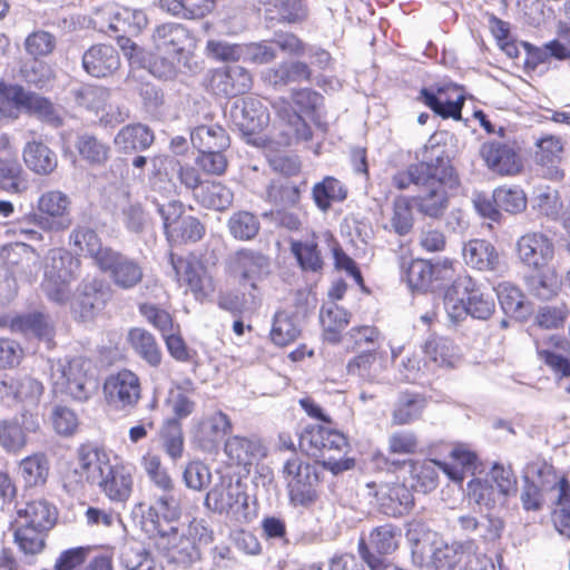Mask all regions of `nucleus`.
Returning a JSON list of instances; mask_svg holds the SVG:
<instances>
[{
	"label": "nucleus",
	"mask_w": 570,
	"mask_h": 570,
	"mask_svg": "<svg viewBox=\"0 0 570 570\" xmlns=\"http://www.w3.org/2000/svg\"><path fill=\"white\" fill-rule=\"evenodd\" d=\"M406 538L412 544L413 562L420 567L425 564L428 570H454L465 556L462 543L448 544L422 522H411Z\"/></svg>",
	"instance_id": "nucleus-1"
},
{
	"label": "nucleus",
	"mask_w": 570,
	"mask_h": 570,
	"mask_svg": "<svg viewBox=\"0 0 570 570\" xmlns=\"http://www.w3.org/2000/svg\"><path fill=\"white\" fill-rule=\"evenodd\" d=\"M299 445L312 455H320L325 469L333 474L347 471L354 465V460L345 458L350 445L346 436L320 424L305 428L299 438Z\"/></svg>",
	"instance_id": "nucleus-2"
},
{
	"label": "nucleus",
	"mask_w": 570,
	"mask_h": 570,
	"mask_svg": "<svg viewBox=\"0 0 570 570\" xmlns=\"http://www.w3.org/2000/svg\"><path fill=\"white\" fill-rule=\"evenodd\" d=\"M80 261L65 248H51L43 259L41 288L46 296L58 304L71 297V284L78 277Z\"/></svg>",
	"instance_id": "nucleus-3"
},
{
	"label": "nucleus",
	"mask_w": 570,
	"mask_h": 570,
	"mask_svg": "<svg viewBox=\"0 0 570 570\" xmlns=\"http://www.w3.org/2000/svg\"><path fill=\"white\" fill-rule=\"evenodd\" d=\"M50 372L55 390L75 401L89 400L97 387L96 380L89 373L90 362L83 357L57 360L51 363Z\"/></svg>",
	"instance_id": "nucleus-4"
},
{
	"label": "nucleus",
	"mask_w": 570,
	"mask_h": 570,
	"mask_svg": "<svg viewBox=\"0 0 570 570\" xmlns=\"http://www.w3.org/2000/svg\"><path fill=\"white\" fill-rule=\"evenodd\" d=\"M431 185H423L422 193L413 198L419 213L431 218H441L449 206L448 190L456 189L460 179L448 156L439 155V166Z\"/></svg>",
	"instance_id": "nucleus-5"
},
{
	"label": "nucleus",
	"mask_w": 570,
	"mask_h": 570,
	"mask_svg": "<svg viewBox=\"0 0 570 570\" xmlns=\"http://www.w3.org/2000/svg\"><path fill=\"white\" fill-rule=\"evenodd\" d=\"M71 200L61 190L51 189L42 193L37 200V213L27 217L28 224L32 223L45 232H62L71 226Z\"/></svg>",
	"instance_id": "nucleus-6"
},
{
	"label": "nucleus",
	"mask_w": 570,
	"mask_h": 570,
	"mask_svg": "<svg viewBox=\"0 0 570 570\" xmlns=\"http://www.w3.org/2000/svg\"><path fill=\"white\" fill-rule=\"evenodd\" d=\"M282 472L294 505L307 507L316 500L315 485L318 482V474L313 464L294 454L285 461Z\"/></svg>",
	"instance_id": "nucleus-7"
},
{
	"label": "nucleus",
	"mask_w": 570,
	"mask_h": 570,
	"mask_svg": "<svg viewBox=\"0 0 570 570\" xmlns=\"http://www.w3.org/2000/svg\"><path fill=\"white\" fill-rule=\"evenodd\" d=\"M110 466L109 456L104 450L91 444H83L77 450L75 466L66 475L68 481L66 487L76 490L85 482L98 487Z\"/></svg>",
	"instance_id": "nucleus-8"
},
{
	"label": "nucleus",
	"mask_w": 570,
	"mask_h": 570,
	"mask_svg": "<svg viewBox=\"0 0 570 570\" xmlns=\"http://www.w3.org/2000/svg\"><path fill=\"white\" fill-rule=\"evenodd\" d=\"M97 268L108 276L111 284L124 292L136 288L144 279L141 263L122 252L111 249Z\"/></svg>",
	"instance_id": "nucleus-9"
},
{
	"label": "nucleus",
	"mask_w": 570,
	"mask_h": 570,
	"mask_svg": "<svg viewBox=\"0 0 570 570\" xmlns=\"http://www.w3.org/2000/svg\"><path fill=\"white\" fill-rule=\"evenodd\" d=\"M146 24L147 20L141 13L128 10L124 12L97 10L91 16H87L86 30L102 35L138 36L144 31Z\"/></svg>",
	"instance_id": "nucleus-10"
},
{
	"label": "nucleus",
	"mask_w": 570,
	"mask_h": 570,
	"mask_svg": "<svg viewBox=\"0 0 570 570\" xmlns=\"http://www.w3.org/2000/svg\"><path fill=\"white\" fill-rule=\"evenodd\" d=\"M230 431V419L227 414L217 410L196 420L190 433L193 442L200 451L214 453Z\"/></svg>",
	"instance_id": "nucleus-11"
},
{
	"label": "nucleus",
	"mask_w": 570,
	"mask_h": 570,
	"mask_svg": "<svg viewBox=\"0 0 570 570\" xmlns=\"http://www.w3.org/2000/svg\"><path fill=\"white\" fill-rule=\"evenodd\" d=\"M107 403L117 410L134 409L141 396L139 377L129 370L110 374L104 383Z\"/></svg>",
	"instance_id": "nucleus-12"
},
{
	"label": "nucleus",
	"mask_w": 570,
	"mask_h": 570,
	"mask_svg": "<svg viewBox=\"0 0 570 570\" xmlns=\"http://www.w3.org/2000/svg\"><path fill=\"white\" fill-rule=\"evenodd\" d=\"M494 45L501 49L510 58H517L520 53L519 43L515 38H493ZM520 46L527 52L525 65L537 67L539 63L546 62L550 57L559 60L570 58V49L560 43L558 39L550 41L543 47H534L528 42H521Z\"/></svg>",
	"instance_id": "nucleus-13"
},
{
	"label": "nucleus",
	"mask_w": 570,
	"mask_h": 570,
	"mask_svg": "<svg viewBox=\"0 0 570 570\" xmlns=\"http://www.w3.org/2000/svg\"><path fill=\"white\" fill-rule=\"evenodd\" d=\"M39 254L23 242H16L3 246L0 250V259L6 265L10 276L20 277L27 282L37 278L39 271Z\"/></svg>",
	"instance_id": "nucleus-14"
},
{
	"label": "nucleus",
	"mask_w": 570,
	"mask_h": 570,
	"mask_svg": "<svg viewBox=\"0 0 570 570\" xmlns=\"http://www.w3.org/2000/svg\"><path fill=\"white\" fill-rule=\"evenodd\" d=\"M170 264L178 281H184L197 299H203L214 292L212 276L196 257L185 258L170 254Z\"/></svg>",
	"instance_id": "nucleus-15"
},
{
	"label": "nucleus",
	"mask_w": 570,
	"mask_h": 570,
	"mask_svg": "<svg viewBox=\"0 0 570 570\" xmlns=\"http://www.w3.org/2000/svg\"><path fill=\"white\" fill-rule=\"evenodd\" d=\"M519 259L533 269L549 265L554 257L553 242L542 233H527L517 242Z\"/></svg>",
	"instance_id": "nucleus-16"
},
{
	"label": "nucleus",
	"mask_w": 570,
	"mask_h": 570,
	"mask_svg": "<svg viewBox=\"0 0 570 570\" xmlns=\"http://www.w3.org/2000/svg\"><path fill=\"white\" fill-rule=\"evenodd\" d=\"M229 115L235 126L247 135L262 131L269 122L267 108L256 97H247L235 101Z\"/></svg>",
	"instance_id": "nucleus-17"
},
{
	"label": "nucleus",
	"mask_w": 570,
	"mask_h": 570,
	"mask_svg": "<svg viewBox=\"0 0 570 570\" xmlns=\"http://www.w3.org/2000/svg\"><path fill=\"white\" fill-rule=\"evenodd\" d=\"M204 503L209 510L215 512H238L247 505V495L239 481L233 482L230 478H222L207 492Z\"/></svg>",
	"instance_id": "nucleus-18"
},
{
	"label": "nucleus",
	"mask_w": 570,
	"mask_h": 570,
	"mask_svg": "<svg viewBox=\"0 0 570 570\" xmlns=\"http://www.w3.org/2000/svg\"><path fill=\"white\" fill-rule=\"evenodd\" d=\"M455 288L463 293L466 299L469 315L485 321L495 311V301L490 292L484 291L470 275L455 278Z\"/></svg>",
	"instance_id": "nucleus-19"
},
{
	"label": "nucleus",
	"mask_w": 570,
	"mask_h": 570,
	"mask_svg": "<svg viewBox=\"0 0 570 570\" xmlns=\"http://www.w3.org/2000/svg\"><path fill=\"white\" fill-rule=\"evenodd\" d=\"M480 155L490 170L501 176H512L522 168V161L514 148L501 141H488L480 148Z\"/></svg>",
	"instance_id": "nucleus-20"
},
{
	"label": "nucleus",
	"mask_w": 570,
	"mask_h": 570,
	"mask_svg": "<svg viewBox=\"0 0 570 570\" xmlns=\"http://www.w3.org/2000/svg\"><path fill=\"white\" fill-rule=\"evenodd\" d=\"M118 46L129 60L130 65L137 68L148 69L158 78H167L173 73V63L158 53L147 51L135 43L131 38H117Z\"/></svg>",
	"instance_id": "nucleus-21"
},
{
	"label": "nucleus",
	"mask_w": 570,
	"mask_h": 570,
	"mask_svg": "<svg viewBox=\"0 0 570 570\" xmlns=\"http://www.w3.org/2000/svg\"><path fill=\"white\" fill-rule=\"evenodd\" d=\"M210 87L215 95L236 97L246 94L252 88V77L240 66H227L213 72Z\"/></svg>",
	"instance_id": "nucleus-22"
},
{
	"label": "nucleus",
	"mask_w": 570,
	"mask_h": 570,
	"mask_svg": "<svg viewBox=\"0 0 570 570\" xmlns=\"http://www.w3.org/2000/svg\"><path fill=\"white\" fill-rule=\"evenodd\" d=\"M462 257L469 267L480 272H501L503 264L495 247L487 239H470L463 244Z\"/></svg>",
	"instance_id": "nucleus-23"
},
{
	"label": "nucleus",
	"mask_w": 570,
	"mask_h": 570,
	"mask_svg": "<svg viewBox=\"0 0 570 570\" xmlns=\"http://www.w3.org/2000/svg\"><path fill=\"white\" fill-rule=\"evenodd\" d=\"M534 161L540 167L541 175L551 180H559L563 177L560 163L563 155L561 139L553 135H547L535 142Z\"/></svg>",
	"instance_id": "nucleus-24"
},
{
	"label": "nucleus",
	"mask_w": 570,
	"mask_h": 570,
	"mask_svg": "<svg viewBox=\"0 0 570 570\" xmlns=\"http://www.w3.org/2000/svg\"><path fill=\"white\" fill-rule=\"evenodd\" d=\"M438 470H442L453 481L461 482L463 480L462 469L438 460H425L413 465L414 482L412 487L423 493L431 492L438 487Z\"/></svg>",
	"instance_id": "nucleus-25"
},
{
	"label": "nucleus",
	"mask_w": 570,
	"mask_h": 570,
	"mask_svg": "<svg viewBox=\"0 0 570 570\" xmlns=\"http://www.w3.org/2000/svg\"><path fill=\"white\" fill-rule=\"evenodd\" d=\"M110 297L111 288L104 279L92 278L83 282L78 301L81 320H92L106 306Z\"/></svg>",
	"instance_id": "nucleus-26"
},
{
	"label": "nucleus",
	"mask_w": 570,
	"mask_h": 570,
	"mask_svg": "<svg viewBox=\"0 0 570 570\" xmlns=\"http://www.w3.org/2000/svg\"><path fill=\"white\" fill-rule=\"evenodd\" d=\"M229 268L240 283H249L255 288L256 282L267 272L268 259L252 250H239L233 256Z\"/></svg>",
	"instance_id": "nucleus-27"
},
{
	"label": "nucleus",
	"mask_w": 570,
	"mask_h": 570,
	"mask_svg": "<svg viewBox=\"0 0 570 570\" xmlns=\"http://www.w3.org/2000/svg\"><path fill=\"white\" fill-rule=\"evenodd\" d=\"M98 487L110 501L125 503L134 489L132 471L125 465H111Z\"/></svg>",
	"instance_id": "nucleus-28"
},
{
	"label": "nucleus",
	"mask_w": 570,
	"mask_h": 570,
	"mask_svg": "<svg viewBox=\"0 0 570 570\" xmlns=\"http://www.w3.org/2000/svg\"><path fill=\"white\" fill-rule=\"evenodd\" d=\"M375 495L381 510L386 515H402L413 505L410 489L401 483L382 484Z\"/></svg>",
	"instance_id": "nucleus-29"
},
{
	"label": "nucleus",
	"mask_w": 570,
	"mask_h": 570,
	"mask_svg": "<svg viewBox=\"0 0 570 570\" xmlns=\"http://www.w3.org/2000/svg\"><path fill=\"white\" fill-rule=\"evenodd\" d=\"M57 510L45 499L17 504L14 521L49 531L57 521Z\"/></svg>",
	"instance_id": "nucleus-30"
},
{
	"label": "nucleus",
	"mask_w": 570,
	"mask_h": 570,
	"mask_svg": "<svg viewBox=\"0 0 570 570\" xmlns=\"http://www.w3.org/2000/svg\"><path fill=\"white\" fill-rule=\"evenodd\" d=\"M82 65L89 75L100 78L116 71L120 66V59L114 47L97 45L85 52Z\"/></svg>",
	"instance_id": "nucleus-31"
},
{
	"label": "nucleus",
	"mask_w": 570,
	"mask_h": 570,
	"mask_svg": "<svg viewBox=\"0 0 570 570\" xmlns=\"http://www.w3.org/2000/svg\"><path fill=\"white\" fill-rule=\"evenodd\" d=\"M426 358L438 367L454 368L462 358L460 347L450 338L431 336L423 346Z\"/></svg>",
	"instance_id": "nucleus-32"
},
{
	"label": "nucleus",
	"mask_w": 570,
	"mask_h": 570,
	"mask_svg": "<svg viewBox=\"0 0 570 570\" xmlns=\"http://www.w3.org/2000/svg\"><path fill=\"white\" fill-rule=\"evenodd\" d=\"M439 155L431 161H421L419 164L410 165L406 169L400 170L392 176V185L399 190H405L411 185L419 189L423 185H431L435 181L433 174L438 170Z\"/></svg>",
	"instance_id": "nucleus-33"
},
{
	"label": "nucleus",
	"mask_w": 570,
	"mask_h": 570,
	"mask_svg": "<svg viewBox=\"0 0 570 570\" xmlns=\"http://www.w3.org/2000/svg\"><path fill=\"white\" fill-rule=\"evenodd\" d=\"M274 107L281 121L284 124L282 132L285 136V144L307 141L312 138L311 127L298 112L293 110L287 101H277Z\"/></svg>",
	"instance_id": "nucleus-34"
},
{
	"label": "nucleus",
	"mask_w": 570,
	"mask_h": 570,
	"mask_svg": "<svg viewBox=\"0 0 570 570\" xmlns=\"http://www.w3.org/2000/svg\"><path fill=\"white\" fill-rule=\"evenodd\" d=\"M155 140L153 130L140 122L124 126L115 136L114 144L121 153L128 154L149 148Z\"/></svg>",
	"instance_id": "nucleus-35"
},
{
	"label": "nucleus",
	"mask_w": 570,
	"mask_h": 570,
	"mask_svg": "<svg viewBox=\"0 0 570 570\" xmlns=\"http://www.w3.org/2000/svg\"><path fill=\"white\" fill-rule=\"evenodd\" d=\"M69 244L78 252L86 253L97 267L105 256L112 249L109 246H102L100 238L95 229L86 225H76L69 235Z\"/></svg>",
	"instance_id": "nucleus-36"
},
{
	"label": "nucleus",
	"mask_w": 570,
	"mask_h": 570,
	"mask_svg": "<svg viewBox=\"0 0 570 570\" xmlns=\"http://www.w3.org/2000/svg\"><path fill=\"white\" fill-rule=\"evenodd\" d=\"M22 156L26 166L37 175L48 176L58 166L56 153L42 141L32 140L27 142Z\"/></svg>",
	"instance_id": "nucleus-37"
},
{
	"label": "nucleus",
	"mask_w": 570,
	"mask_h": 570,
	"mask_svg": "<svg viewBox=\"0 0 570 570\" xmlns=\"http://www.w3.org/2000/svg\"><path fill=\"white\" fill-rule=\"evenodd\" d=\"M10 327L13 332L31 334L48 344L52 342L55 336L53 323L49 315L33 312L12 318Z\"/></svg>",
	"instance_id": "nucleus-38"
},
{
	"label": "nucleus",
	"mask_w": 570,
	"mask_h": 570,
	"mask_svg": "<svg viewBox=\"0 0 570 570\" xmlns=\"http://www.w3.org/2000/svg\"><path fill=\"white\" fill-rule=\"evenodd\" d=\"M127 341L135 353L149 366L158 367L163 353L155 336L145 328L134 327L127 334Z\"/></svg>",
	"instance_id": "nucleus-39"
},
{
	"label": "nucleus",
	"mask_w": 570,
	"mask_h": 570,
	"mask_svg": "<svg viewBox=\"0 0 570 570\" xmlns=\"http://www.w3.org/2000/svg\"><path fill=\"white\" fill-rule=\"evenodd\" d=\"M190 141L198 151L226 150L230 144L226 130L218 124L196 126Z\"/></svg>",
	"instance_id": "nucleus-40"
},
{
	"label": "nucleus",
	"mask_w": 570,
	"mask_h": 570,
	"mask_svg": "<svg viewBox=\"0 0 570 570\" xmlns=\"http://www.w3.org/2000/svg\"><path fill=\"white\" fill-rule=\"evenodd\" d=\"M302 334V323L296 314L279 311L274 315L269 338L276 346H287Z\"/></svg>",
	"instance_id": "nucleus-41"
},
{
	"label": "nucleus",
	"mask_w": 570,
	"mask_h": 570,
	"mask_svg": "<svg viewBox=\"0 0 570 570\" xmlns=\"http://www.w3.org/2000/svg\"><path fill=\"white\" fill-rule=\"evenodd\" d=\"M347 374L366 383H381L384 370L379 354L374 351L363 352L351 358L346 365Z\"/></svg>",
	"instance_id": "nucleus-42"
},
{
	"label": "nucleus",
	"mask_w": 570,
	"mask_h": 570,
	"mask_svg": "<svg viewBox=\"0 0 570 570\" xmlns=\"http://www.w3.org/2000/svg\"><path fill=\"white\" fill-rule=\"evenodd\" d=\"M426 406L423 395L413 392H402L394 403L392 422L395 425H405L417 420Z\"/></svg>",
	"instance_id": "nucleus-43"
},
{
	"label": "nucleus",
	"mask_w": 570,
	"mask_h": 570,
	"mask_svg": "<svg viewBox=\"0 0 570 570\" xmlns=\"http://www.w3.org/2000/svg\"><path fill=\"white\" fill-rule=\"evenodd\" d=\"M163 493L155 497L153 504L149 507L146 514L145 527H153L155 520H160L163 523L176 521L180 515L179 500L176 497V489L161 491Z\"/></svg>",
	"instance_id": "nucleus-44"
},
{
	"label": "nucleus",
	"mask_w": 570,
	"mask_h": 570,
	"mask_svg": "<svg viewBox=\"0 0 570 570\" xmlns=\"http://www.w3.org/2000/svg\"><path fill=\"white\" fill-rule=\"evenodd\" d=\"M12 528L14 543L24 556H36L45 549L47 530L17 521Z\"/></svg>",
	"instance_id": "nucleus-45"
},
{
	"label": "nucleus",
	"mask_w": 570,
	"mask_h": 570,
	"mask_svg": "<svg viewBox=\"0 0 570 570\" xmlns=\"http://www.w3.org/2000/svg\"><path fill=\"white\" fill-rule=\"evenodd\" d=\"M444 96L445 91L443 88H439L438 94L423 88L419 99L443 118L461 119V110L464 102L463 96L459 95L454 100L445 98Z\"/></svg>",
	"instance_id": "nucleus-46"
},
{
	"label": "nucleus",
	"mask_w": 570,
	"mask_h": 570,
	"mask_svg": "<svg viewBox=\"0 0 570 570\" xmlns=\"http://www.w3.org/2000/svg\"><path fill=\"white\" fill-rule=\"evenodd\" d=\"M225 453L235 464L247 465L263 455V448L258 440L235 435L225 442Z\"/></svg>",
	"instance_id": "nucleus-47"
},
{
	"label": "nucleus",
	"mask_w": 570,
	"mask_h": 570,
	"mask_svg": "<svg viewBox=\"0 0 570 570\" xmlns=\"http://www.w3.org/2000/svg\"><path fill=\"white\" fill-rule=\"evenodd\" d=\"M553 502L556 504L552 512L554 528L561 535L570 539V483L567 479L558 482Z\"/></svg>",
	"instance_id": "nucleus-48"
},
{
	"label": "nucleus",
	"mask_w": 570,
	"mask_h": 570,
	"mask_svg": "<svg viewBox=\"0 0 570 570\" xmlns=\"http://www.w3.org/2000/svg\"><path fill=\"white\" fill-rule=\"evenodd\" d=\"M401 531L397 527L386 523L374 528L365 540L368 550L377 556H385L394 552L399 546Z\"/></svg>",
	"instance_id": "nucleus-49"
},
{
	"label": "nucleus",
	"mask_w": 570,
	"mask_h": 570,
	"mask_svg": "<svg viewBox=\"0 0 570 570\" xmlns=\"http://www.w3.org/2000/svg\"><path fill=\"white\" fill-rule=\"evenodd\" d=\"M195 197L204 207L223 212L232 206L234 194L220 183L207 181L195 193Z\"/></svg>",
	"instance_id": "nucleus-50"
},
{
	"label": "nucleus",
	"mask_w": 570,
	"mask_h": 570,
	"mask_svg": "<svg viewBox=\"0 0 570 570\" xmlns=\"http://www.w3.org/2000/svg\"><path fill=\"white\" fill-rule=\"evenodd\" d=\"M76 104L98 115L105 110L111 92L102 86L83 83L71 90Z\"/></svg>",
	"instance_id": "nucleus-51"
},
{
	"label": "nucleus",
	"mask_w": 570,
	"mask_h": 570,
	"mask_svg": "<svg viewBox=\"0 0 570 570\" xmlns=\"http://www.w3.org/2000/svg\"><path fill=\"white\" fill-rule=\"evenodd\" d=\"M498 299L502 309L517 318H524L530 314V306L523 293L513 284L499 283L495 287Z\"/></svg>",
	"instance_id": "nucleus-52"
},
{
	"label": "nucleus",
	"mask_w": 570,
	"mask_h": 570,
	"mask_svg": "<svg viewBox=\"0 0 570 570\" xmlns=\"http://www.w3.org/2000/svg\"><path fill=\"white\" fill-rule=\"evenodd\" d=\"M291 252L303 271L318 273L323 269L324 259L315 237L306 240H293Z\"/></svg>",
	"instance_id": "nucleus-53"
},
{
	"label": "nucleus",
	"mask_w": 570,
	"mask_h": 570,
	"mask_svg": "<svg viewBox=\"0 0 570 570\" xmlns=\"http://www.w3.org/2000/svg\"><path fill=\"white\" fill-rule=\"evenodd\" d=\"M75 146L80 157L91 166H104L110 157V146L90 134L78 136Z\"/></svg>",
	"instance_id": "nucleus-54"
},
{
	"label": "nucleus",
	"mask_w": 570,
	"mask_h": 570,
	"mask_svg": "<svg viewBox=\"0 0 570 570\" xmlns=\"http://www.w3.org/2000/svg\"><path fill=\"white\" fill-rule=\"evenodd\" d=\"M22 109L51 126L58 127L62 124L59 109L49 99L36 92H26Z\"/></svg>",
	"instance_id": "nucleus-55"
},
{
	"label": "nucleus",
	"mask_w": 570,
	"mask_h": 570,
	"mask_svg": "<svg viewBox=\"0 0 570 570\" xmlns=\"http://www.w3.org/2000/svg\"><path fill=\"white\" fill-rule=\"evenodd\" d=\"M49 460L42 453H36L21 460L19 472L26 487H40L47 482L49 475Z\"/></svg>",
	"instance_id": "nucleus-56"
},
{
	"label": "nucleus",
	"mask_w": 570,
	"mask_h": 570,
	"mask_svg": "<svg viewBox=\"0 0 570 570\" xmlns=\"http://www.w3.org/2000/svg\"><path fill=\"white\" fill-rule=\"evenodd\" d=\"M321 323L325 330L326 338L333 343L338 342V333L350 322V313L334 302L323 305L320 313Z\"/></svg>",
	"instance_id": "nucleus-57"
},
{
	"label": "nucleus",
	"mask_w": 570,
	"mask_h": 570,
	"mask_svg": "<svg viewBox=\"0 0 570 570\" xmlns=\"http://www.w3.org/2000/svg\"><path fill=\"white\" fill-rule=\"evenodd\" d=\"M217 0H160V6L175 16L202 19L216 8Z\"/></svg>",
	"instance_id": "nucleus-58"
},
{
	"label": "nucleus",
	"mask_w": 570,
	"mask_h": 570,
	"mask_svg": "<svg viewBox=\"0 0 570 570\" xmlns=\"http://www.w3.org/2000/svg\"><path fill=\"white\" fill-rule=\"evenodd\" d=\"M469 490L472 500L488 510L503 507L508 500V497L502 494L490 480H472L469 482Z\"/></svg>",
	"instance_id": "nucleus-59"
},
{
	"label": "nucleus",
	"mask_w": 570,
	"mask_h": 570,
	"mask_svg": "<svg viewBox=\"0 0 570 570\" xmlns=\"http://www.w3.org/2000/svg\"><path fill=\"white\" fill-rule=\"evenodd\" d=\"M346 189L334 177L327 176L313 187V199L322 212H327L334 202H342L346 198Z\"/></svg>",
	"instance_id": "nucleus-60"
},
{
	"label": "nucleus",
	"mask_w": 570,
	"mask_h": 570,
	"mask_svg": "<svg viewBox=\"0 0 570 570\" xmlns=\"http://www.w3.org/2000/svg\"><path fill=\"white\" fill-rule=\"evenodd\" d=\"M440 271V264L415 259L410 263L405 272V281L412 289L426 291L432 284L434 275H438Z\"/></svg>",
	"instance_id": "nucleus-61"
},
{
	"label": "nucleus",
	"mask_w": 570,
	"mask_h": 570,
	"mask_svg": "<svg viewBox=\"0 0 570 570\" xmlns=\"http://www.w3.org/2000/svg\"><path fill=\"white\" fill-rule=\"evenodd\" d=\"M146 531L154 535L156 548L168 558L175 550L179 540L185 535V533L179 532V529L173 523H163L160 520H155L154 525L147 527Z\"/></svg>",
	"instance_id": "nucleus-62"
},
{
	"label": "nucleus",
	"mask_w": 570,
	"mask_h": 570,
	"mask_svg": "<svg viewBox=\"0 0 570 570\" xmlns=\"http://www.w3.org/2000/svg\"><path fill=\"white\" fill-rule=\"evenodd\" d=\"M160 441L165 453L176 462L183 456L185 442L181 424L169 419L165 422L160 431Z\"/></svg>",
	"instance_id": "nucleus-63"
},
{
	"label": "nucleus",
	"mask_w": 570,
	"mask_h": 570,
	"mask_svg": "<svg viewBox=\"0 0 570 570\" xmlns=\"http://www.w3.org/2000/svg\"><path fill=\"white\" fill-rule=\"evenodd\" d=\"M227 227L234 238L239 240H249L256 237L259 232L261 224L257 216L253 213L239 210L229 217Z\"/></svg>",
	"instance_id": "nucleus-64"
}]
</instances>
